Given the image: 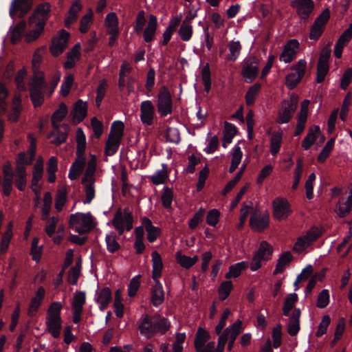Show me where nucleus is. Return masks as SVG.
Wrapping results in <instances>:
<instances>
[{
    "label": "nucleus",
    "mask_w": 352,
    "mask_h": 352,
    "mask_svg": "<svg viewBox=\"0 0 352 352\" xmlns=\"http://www.w3.org/2000/svg\"><path fill=\"white\" fill-rule=\"evenodd\" d=\"M329 303V290L324 289L318 294L317 298L316 306L318 308H325Z\"/></svg>",
    "instance_id": "57"
},
{
    "label": "nucleus",
    "mask_w": 352,
    "mask_h": 352,
    "mask_svg": "<svg viewBox=\"0 0 352 352\" xmlns=\"http://www.w3.org/2000/svg\"><path fill=\"white\" fill-rule=\"evenodd\" d=\"M166 142L178 144L180 141L179 132L176 128L168 126L166 130Z\"/></svg>",
    "instance_id": "55"
},
{
    "label": "nucleus",
    "mask_w": 352,
    "mask_h": 352,
    "mask_svg": "<svg viewBox=\"0 0 352 352\" xmlns=\"http://www.w3.org/2000/svg\"><path fill=\"white\" fill-rule=\"evenodd\" d=\"M151 257L153 267L152 278L153 280H160L164 268L162 256L157 251H154L151 254Z\"/></svg>",
    "instance_id": "19"
},
{
    "label": "nucleus",
    "mask_w": 352,
    "mask_h": 352,
    "mask_svg": "<svg viewBox=\"0 0 352 352\" xmlns=\"http://www.w3.org/2000/svg\"><path fill=\"white\" fill-rule=\"evenodd\" d=\"M170 327V322L164 317L160 315L150 316L148 314H144L139 325V330L142 335L149 338L158 333H166Z\"/></svg>",
    "instance_id": "1"
},
{
    "label": "nucleus",
    "mask_w": 352,
    "mask_h": 352,
    "mask_svg": "<svg viewBox=\"0 0 352 352\" xmlns=\"http://www.w3.org/2000/svg\"><path fill=\"white\" fill-rule=\"evenodd\" d=\"M261 89V85L258 82H256L249 87L245 96L247 106L251 107L254 104L256 97L260 92Z\"/></svg>",
    "instance_id": "31"
},
{
    "label": "nucleus",
    "mask_w": 352,
    "mask_h": 352,
    "mask_svg": "<svg viewBox=\"0 0 352 352\" xmlns=\"http://www.w3.org/2000/svg\"><path fill=\"white\" fill-rule=\"evenodd\" d=\"M162 166L163 169L156 171L155 174L149 177L150 180L155 185L164 184L168 177L166 170V165L162 164Z\"/></svg>",
    "instance_id": "42"
},
{
    "label": "nucleus",
    "mask_w": 352,
    "mask_h": 352,
    "mask_svg": "<svg viewBox=\"0 0 352 352\" xmlns=\"http://www.w3.org/2000/svg\"><path fill=\"white\" fill-rule=\"evenodd\" d=\"M236 132L237 128L234 124L227 121L224 122V131L222 143L223 147L226 148L227 145L232 142Z\"/></svg>",
    "instance_id": "28"
},
{
    "label": "nucleus",
    "mask_w": 352,
    "mask_h": 352,
    "mask_svg": "<svg viewBox=\"0 0 352 352\" xmlns=\"http://www.w3.org/2000/svg\"><path fill=\"white\" fill-rule=\"evenodd\" d=\"M243 157V153L240 146H235L232 153V160L229 168V173H232L237 168Z\"/></svg>",
    "instance_id": "40"
},
{
    "label": "nucleus",
    "mask_w": 352,
    "mask_h": 352,
    "mask_svg": "<svg viewBox=\"0 0 352 352\" xmlns=\"http://www.w3.org/2000/svg\"><path fill=\"white\" fill-rule=\"evenodd\" d=\"M140 275H137L131 278L128 286V295L133 297L136 295L137 292L140 286Z\"/></svg>",
    "instance_id": "56"
},
{
    "label": "nucleus",
    "mask_w": 352,
    "mask_h": 352,
    "mask_svg": "<svg viewBox=\"0 0 352 352\" xmlns=\"http://www.w3.org/2000/svg\"><path fill=\"white\" fill-rule=\"evenodd\" d=\"M157 107L161 117H166L173 111V100L168 88L163 86L157 95Z\"/></svg>",
    "instance_id": "7"
},
{
    "label": "nucleus",
    "mask_w": 352,
    "mask_h": 352,
    "mask_svg": "<svg viewBox=\"0 0 352 352\" xmlns=\"http://www.w3.org/2000/svg\"><path fill=\"white\" fill-rule=\"evenodd\" d=\"M300 44L296 39L289 40L284 46L283 50L280 55V60L285 63H291L296 56Z\"/></svg>",
    "instance_id": "12"
},
{
    "label": "nucleus",
    "mask_w": 352,
    "mask_h": 352,
    "mask_svg": "<svg viewBox=\"0 0 352 352\" xmlns=\"http://www.w3.org/2000/svg\"><path fill=\"white\" fill-rule=\"evenodd\" d=\"M62 304L60 302L56 301L53 302L50 307L48 308L47 312V318H61L60 317V311L62 309Z\"/></svg>",
    "instance_id": "58"
},
{
    "label": "nucleus",
    "mask_w": 352,
    "mask_h": 352,
    "mask_svg": "<svg viewBox=\"0 0 352 352\" xmlns=\"http://www.w3.org/2000/svg\"><path fill=\"white\" fill-rule=\"evenodd\" d=\"M192 25L183 21L179 29L178 34L182 41H188L192 37Z\"/></svg>",
    "instance_id": "43"
},
{
    "label": "nucleus",
    "mask_w": 352,
    "mask_h": 352,
    "mask_svg": "<svg viewBox=\"0 0 352 352\" xmlns=\"http://www.w3.org/2000/svg\"><path fill=\"white\" fill-rule=\"evenodd\" d=\"M302 162L300 159H298L296 163V168L294 170V181L292 186V188L294 190H296L298 187L302 177Z\"/></svg>",
    "instance_id": "54"
},
{
    "label": "nucleus",
    "mask_w": 352,
    "mask_h": 352,
    "mask_svg": "<svg viewBox=\"0 0 352 352\" xmlns=\"http://www.w3.org/2000/svg\"><path fill=\"white\" fill-rule=\"evenodd\" d=\"M162 204L165 208H170L173 199V192L168 186L164 187V191L162 195Z\"/></svg>",
    "instance_id": "50"
},
{
    "label": "nucleus",
    "mask_w": 352,
    "mask_h": 352,
    "mask_svg": "<svg viewBox=\"0 0 352 352\" xmlns=\"http://www.w3.org/2000/svg\"><path fill=\"white\" fill-rule=\"evenodd\" d=\"M320 134V128L318 125H314L309 129V132L302 142V147L305 150H309L315 143L317 138Z\"/></svg>",
    "instance_id": "24"
},
{
    "label": "nucleus",
    "mask_w": 352,
    "mask_h": 352,
    "mask_svg": "<svg viewBox=\"0 0 352 352\" xmlns=\"http://www.w3.org/2000/svg\"><path fill=\"white\" fill-rule=\"evenodd\" d=\"M33 1H12L10 8V16L13 19L15 17H23L32 8Z\"/></svg>",
    "instance_id": "14"
},
{
    "label": "nucleus",
    "mask_w": 352,
    "mask_h": 352,
    "mask_svg": "<svg viewBox=\"0 0 352 352\" xmlns=\"http://www.w3.org/2000/svg\"><path fill=\"white\" fill-rule=\"evenodd\" d=\"M302 77L298 76L296 73H289L286 76L285 78V85L286 87L289 89L292 90L294 89L298 84L302 80Z\"/></svg>",
    "instance_id": "53"
},
{
    "label": "nucleus",
    "mask_w": 352,
    "mask_h": 352,
    "mask_svg": "<svg viewBox=\"0 0 352 352\" xmlns=\"http://www.w3.org/2000/svg\"><path fill=\"white\" fill-rule=\"evenodd\" d=\"M112 300V295L111 289L106 287L102 289L100 292H96V302L100 304L99 308L103 311L107 307L109 304Z\"/></svg>",
    "instance_id": "22"
},
{
    "label": "nucleus",
    "mask_w": 352,
    "mask_h": 352,
    "mask_svg": "<svg viewBox=\"0 0 352 352\" xmlns=\"http://www.w3.org/2000/svg\"><path fill=\"white\" fill-rule=\"evenodd\" d=\"M69 224L70 228H73V225L80 224L89 231L94 229L96 226L94 218L90 212L72 214L69 217Z\"/></svg>",
    "instance_id": "10"
},
{
    "label": "nucleus",
    "mask_w": 352,
    "mask_h": 352,
    "mask_svg": "<svg viewBox=\"0 0 352 352\" xmlns=\"http://www.w3.org/2000/svg\"><path fill=\"white\" fill-rule=\"evenodd\" d=\"M230 327H227L223 332L219 335L216 352H223L225 346L228 342Z\"/></svg>",
    "instance_id": "63"
},
{
    "label": "nucleus",
    "mask_w": 352,
    "mask_h": 352,
    "mask_svg": "<svg viewBox=\"0 0 352 352\" xmlns=\"http://www.w3.org/2000/svg\"><path fill=\"white\" fill-rule=\"evenodd\" d=\"M66 201L67 191L64 189L58 190L55 197V208L58 212L62 211Z\"/></svg>",
    "instance_id": "51"
},
{
    "label": "nucleus",
    "mask_w": 352,
    "mask_h": 352,
    "mask_svg": "<svg viewBox=\"0 0 352 352\" xmlns=\"http://www.w3.org/2000/svg\"><path fill=\"white\" fill-rule=\"evenodd\" d=\"M12 223H10L7 230L4 232L3 235L2 236V239H1V252L2 253L6 252V251L9 247L10 242V240L12 236Z\"/></svg>",
    "instance_id": "47"
},
{
    "label": "nucleus",
    "mask_w": 352,
    "mask_h": 352,
    "mask_svg": "<svg viewBox=\"0 0 352 352\" xmlns=\"http://www.w3.org/2000/svg\"><path fill=\"white\" fill-rule=\"evenodd\" d=\"M44 2V3H41L36 7L31 18V21L36 23V28L32 31L33 40L36 39L41 35L44 30L45 22L49 18L51 6L47 1Z\"/></svg>",
    "instance_id": "3"
},
{
    "label": "nucleus",
    "mask_w": 352,
    "mask_h": 352,
    "mask_svg": "<svg viewBox=\"0 0 352 352\" xmlns=\"http://www.w3.org/2000/svg\"><path fill=\"white\" fill-rule=\"evenodd\" d=\"M155 107L150 100H144L140 104V120L146 125H151L153 122Z\"/></svg>",
    "instance_id": "15"
},
{
    "label": "nucleus",
    "mask_w": 352,
    "mask_h": 352,
    "mask_svg": "<svg viewBox=\"0 0 352 352\" xmlns=\"http://www.w3.org/2000/svg\"><path fill=\"white\" fill-rule=\"evenodd\" d=\"M154 283L151 288V302L157 307L164 302L165 294L162 283L160 280H154Z\"/></svg>",
    "instance_id": "16"
},
{
    "label": "nucleus",
    "mask_w": 352,
    "mask_h": 352,
    "mask_svg": "<svg viewBox=\"0 0 352 352\" xmlns=\"http://www.w3.org/2000/svg\"><path fill=\"white\" fill-rule=\"evenodd\" d=\"M76 152L78 153H84L86 149V137L81 128H78L76 131Z\"/></svg>",
    "instance_id": "45"
},
{
    "label": "nucleus",
    "mask_w": 352,
    "mask_h": 352,
    "mask_svg": "<svg viewBox=\"0 0 352 352\" xmlns=\"http://www.w3.org/2000/svg\"><path fill=\"white\" fill-rule=\"evenodd\" d=\"M105 242L107 245V249L110 253H114L119 250L121 248L120 245L116 240V234L113 232H111L110 234L106 235Z\"/></svg>",
    "instance_id": "36"
},
{
    "label": "nucleus",
    "mask_w": 352,
    "mask_h": 352,
    "mask_svg": "<svg viewBox=\"0 0 352 352\" xmlns=\"http://www.w3.org/2000/svg\"><path fill=\"white\" fill-rule=\"evenodd\" d=\"M47 86L43 72L35 74L30 83V99L35 108L43 104L44 101L43 89Z\"/></svg>",
    "instance_id": "2"
},
{
    "label": "nucleus",
    "mask_w": 352,
    "mask_h": 352,
    "mask_svg": "<svg viewBox=\"0 0 352 352\" xmlns=\"http://www.w3.org/2000/svg\"><path fill=\"white\" fill-rule=\"evenodd\" d=\"M241 322L240 320H238L235 322L232 326L230 327V331H229V342L228 345V350L231 351L234 346V342L239 336V334L241 333Z\"/></svg>",
    "instance_id": "35"
},
{
    "label": "nucleus",
    "mask_w": 352,
    "mask_h": 352,
    "mask_svg": "<svg viewBox=\"0 0 352 352\" xmlns=\"http://www.w3.org/2000/svg\"><path fill=\"white\" fill-rule=\"evenodd\" d=\"M210 339L209 332L202 327H199L195 335L194 346L196 351H199L200 348H204L206 343Z\"/></svg>",
    "instance_id": "27"
},
{
    "label": "nucleus",
    "mask_w": 352,
    "mask_h": 352,
    "mask_svg": "<svg viewBox=\"0 0 352 352\" xmlns=\"http://www.w3.org/2000/svg\"><path fill=\"white\" fill-rule=\"evenodd\" d=\"M80 1H74L68 11V16L65 19V25L69 28L70 25L77 19L78 12L81 10Z\"/></svg>",
    "instance_id": "30"
},
{
    "label": "nucleus",
    "mask_w": 352,
    "mask_h": 352,
    "mask_svg": "<svg viewBox=\"0 0 352 352\" xmlns=\"http://www.w3.org/2000/svg\"><path fill=\"white\" fill-rule=\"evenodd\" d=\"M205 210L200 208L194 214L192 219L188 221V226L190 229L194 230L197 228L198 224L202 221Z\"/></svg>",
    "instance_id": "62"
},
{
    "label": "nucleus",
    "mask_w": 352,
    "mask_h": 352,
    "mask_svg": "<svg viewBox=\"0 0 352 352\" xmlns=\"http://www.w3.org/2000/svg\"><path fill=\"white\" fill-rule=\"evenodd\" d=\"M230 54L226 57L228 60L235 62L238 58L241 50V45L239 41H231L229 45Z\"/></svg>",
    "instance_id": "39"
},
{
    "label": "nucleus",
    "mask_w": 352,
    "mask_h": 352,
    "mask_svg": "<svg viewBox=\"0 0 352 352\" xmlns=\"http://www.w3.org/2000/svg\"><path fill=\"white\" fill-rule=\"evenodd\" d=\"M46 326L48 332L50 333L54 338H59L62 329L61 318H46Z\"/></svg>",
    "instance_id": "23"
},
{
    "label": "nucleus",
    "mask_w": 352,
    "mask_h": 352,
    "mask_svg": "<svg viewBox=\"0 0 352 352\" xmlns=\"http://www.w3.org/2000/svg\"><path fill=\"white\" fill-rule=\"evenodd\" d=\"M142 224L145 228L147 232V240L150 243L155 242L161 234L160 228L154 226L151 220L146 217L142 218Z\"/></svg>",
    "instance_id": "18"
},
{
    "label": "nucleus",
    "mask_w": 352,
    "mask_h": 352,
    "mask_svg": "<svg viewBox=\"0 0 352 352\" xmlns=\"http://www.w3.org/2000/svg\"><path fill=\"white\" fill-rule=\"evenodd\" d=\"M298 98L295 95L283 100L281 108L278 113V123L286 124L291 120L298 107Z\"/></svg>",
    "instance_id": "6"
},
{
    "label": "nucleus",
    "mask_w": 352,
    "mask_h": 352,
    "mask_svg": "<svg viewBox=\"0 0 352 352\" xmlns=\"http://www.w3.org/2000/svg\"><path fill=\"white\" fill-rule=\"evenodd\" d=\"M94 182L95 179H92L89 184L85 185V192L86 196V199L83 201L85 204H89L95 198Z\"/></svg>",
    "instance_id": "59"
},
{
    "label": "nucleus",
    "mask_w": 352,
    "mask_h": 352,
    "mask_svg": "<svg viewBox=\"0 0 352 352\" xmlns=\"http://www.w3.org/2000/svg\"><path fill=\"white\" fill-rule=\"evenodd\" d=\"M74 76L72 74H69L65 78L60 90V94L63 97H66L69 94L74 82Z\"/></svg>",
    "instance_id": "60"
},
{
    "label": "nucleus",
    "mask_w": 352,
    "mask_h": 352,
    "mask_svg": "<svg viewBox=\"0 0 352 352\" xmlns=\"http://www.w3.org/2000/svg\"><path fill=\"white\" fill-rule=\"evenodd\" d=\"M269 221L268 214H257L254 213L250 219V225L253 230L262 232L268 227Z\"/></svg>",
    "instance_id": "17"
},
{
    "label": "nucleus",
    "mask_w": 352,
    "mask_h": 352,
    "mask_svg": "<svg viewBox=\"0 0 352 352\" xmlns=\"http://www.w3.org/2000/svg\"><path fill=\"white\" fill-rule=\"evenodd\" d=\"M68 111L67 105L62 102L60 104L58 109L52 116V123L54 128H58L57 123L61 122L66 116Z\"/></svg>",
    "instance_id": "33"
},
{
    "label": "nucleus",
    "mask_w": 352,
    "mask_h": 352,
    "mask_svg": "<svg viewBox=\"0 0 352 352\" xmlns=\"http://www.w3.org/2000/svg\"><path fill=\"white\" fill-rule=\"evenodd\" d=\"M352 208H351L349 205H347L344 201L343 199L341 198L338 200V203L336 205L335 211L337 214L341 217H345L351 211Z\"/></svg>",
    "instance_id": "48"
},
{
    "label": "nucleus",
    "mask_w": 352,
    "mask_h": 352,
    "mask_svg": "<svg viewBox=\"0 0 352 352\" xmlns=\"http://www.w3.org/2000/svg\"><path fill=\"white\" fill-rule=\"evenodd\" d=\"M274 250L272 246L265 241L261 242L258 250L253 256L250 270L255 272L262 266L261 262H267L271 259Z\"/></svg>",
    "instance_id": "5"
},
{
    "label": "nucleus",
    "mask_w": 352,
    "mask_h": 352,
    "mask_svg": "<svg viewBox=\"0 0 352 352\" xmlns=\"http://www.w3.org/2000/svg\"><path fill=\"white\" fill-rule=\"evenodd\" d=\"M157 25V20L156 16L154 15H150L148 23L143 33V37L145 42L150 43L153 41L156 32Z\"/></svg>",
    "instance_id": "25"
},
{
    "label": "nucleus",
    "mask_w": 352,
    "mask_h": 352,
    "mask_svg": "<svg viewBox=\"0 0 352 352\" xmlns=\"http://www.w3.org/2000/svg\"><path fill=\"white\" fill-rule=\"evenodd\" d=\"M298 300V296L296 293H292L288 294L287 298L285 299L283 307V314L285 316H289L290 311L292 310H294L296 309L295 307L296 303Z\"/></svg>",
    "instance_id": "29"
},
{
    "label": "nucleus",
    "mask_w": 352,
    "mask_h": 352,
    "mask_svg": "<svg viewBox=\"0 0 352 352\" xmlns=\"http://www.w3.org/2000/svg\"><path fill=\"white\" fill-rule=\"evenodd\" d=\"M232 289L233 284L231 280L223 281L218 289L219 300L223 301L228 298Z\"/></svg>",
    "instance_id": "41"
},
{
    "label": "nucleus",
    "mask_w": 352,
    "mask_h": 352,
    "mask_svg": "<svg viewBox=\"0 0 352 352\" xmlns=\"http://www.w3.org/2000/svg\"><path fill=\"white\" fill-rule=\"evenodd\" d=\"M124 123L122 121L116 120L111 124L109 135H111L115 138L122 140L124 133Z\"/></svg>",
    "instance_id": "46"
},
{
    "label": "nucleus",
    "mask_w": 352,
    "mask_h": 352,
    "mask_svg": "<svg viewBox=\"0 0 352 352\" xmlns=\"http://www.w3.org/2000/svg\"><path fill=\"white\" fill-rule=\"evenodd\" d=\"M282 142V135L276 133L272 135L270 140V152L272 155H276L280 150Z\"/></svg>",
    "instance_id": "52"
},
{
    "label": "nucleus",
    "mask_w": 352,
    "mask_h": 352,
    "mask_svg": "<svg viewBox=\"0 0 352 352\" xmlns=\"http://www.w3.org/2000/svg\"><path fill=\"white\" fill-rule=\"evenodd\" d=\"M74 118L78 119L79 122L84 120L87 113V104L81 99L78 100L74 108Z\"/></svg>",
    "instance_id": "34"
},
{
    "label": "nucleus",
    "mask_w": 352,
    "mask_h": 352,
    "mask_svg": "<svg viewBox=\"0 0 352 352\" xmlns=\"http://www.w3.org/2000/svg\"><path fill=\"white\" fill-rule=\"evenodd\" d=\"M335 141L334 138H331L322 148L317 157V160L319 163H323L326 161L333 148Z\"/></svg>",
    "instance_id": "37"
},
{
    "label": "nucleus",
    "mask_w": 352,
    "mask_h": 352,
    "mask_svg": "<svg viewBox=\"0 0 352 352\" xmlns=\"http://www.w3.org/2000/svg\"><path fill=\"white\" fill-rule=\"evenodd\" d=\"M300 309H295L289 316V322L287 325V332L291 336H296L300 331Z\"/></svg>",
    "instance_id": "20"
},
{
    "label": "nucleus",
    "mask_w": 352,
    "mask_h": 352,
    "mask_svg": "<svg viewBox=\"0 0 352 352\" xmlns=\"http://www.w3.org/2000/svg\"><path fill=\"white\" fill-rule=\"evenodd\" d=\"M291 6L296 9L302 21H307L314 9V1H291Z\"/></svg>",
    "instance_id": "13"
},
{
    "label": "nucleus",
    "mask_w": 352,
    "mask_h": 352,
    "mask_svg": "<svg viewBox=\"0 0 352 352\" xmlns=\"http://www.w3.org/2000/svg\"><path fill=\"white\" fill-rule=\"evenodd\" d=\"M69 34L65 30L59 32L58 36L54 38L50 45V52L54 56L60 55L67 47Z\"/></svg>",
    "instance_id": "11"
},
{
    "label": "nucleus",
    "mask_w": 352,
    "mask_h": 352,
    "mask_svg": "<svg viewBox=\"0 0 352 352\" xmlns=\"http://www.w3.org/2000/svg\"><path fill=\"white\" fill-rule=\"evenodd\" d=\"M80 44L79 43L75 44L72 50L67 53V60L64 63V67L66 69H72L76 64V60L80 58Z\"/></svg>",
    "instance_id": "21"
},
{
    "label": "nucleus",
    "mask_w": 352,
    "mask_h": 352,
    "mask_svg": "<svg viewBox=\"0 0 352 352\" xmlns=\"http://www.w3.org/2000/svg\"><path fill=\"white\" fill-rule=\"evenodd\" d=\"M121 139L115 138L111 135H109V138L106 142L104 153L106 155L112 156L113 155L119 148L121 144Z\"/></svg>",
    "instance_id": "32"
},
{
    "label": "nucleus",
    "mask_w": 352,
    "mask_h": 352,
    "mask_svg": "<svg viewBox=\"0 0 352 352\" xmlns=\"http://www.w3.org/2000/svg\"><path fill=\"white\" fill-rule=\"evenodd\" d=\"M85 293L82 291L76 292L74 297V301L72 302V309L83 311V305L85 303Z\"/></svg>",
    "instance_id": "49"
},
{
    "label": "nucleus",
    "mask_w": 352,
    "mask_h": 352,
    "mask_svg": "<svg viewBox=\"0 0 352 352\" xmlns=\"http://www.w3.org/2000/svg\"><path fill=\"white\" fill-rule=\"evenodd\" d=\"M352 81V68H347L341 78L340 88L342 90H346L349 85Z\"/></svg>",
    "instance_id": "64"
},
{
    "label": "nucleus",
    "mask_w": 352,
    "mask_h": 352,
    "mask_svg": "<svg viewBox=\"0 0 352 352\" xmlns=\"http://www.w3.org/2000/svg\"><path fill=\"white\" fill-rule=\"evenodd\" d=\"M292 259L293 256L290 252L287 251L282 253L277 261L276 268L273 272L274 275L283 273L285 267L289 265Z\"/></svg>",
    "instance_id": "26"
},
{
    "label": "nucleus",
    "mask_w": 352,
    "mask_h": 352,
    "mask_svg": "<svg viewBox=\"0 0 352 352\" xmlns=\"http://www.w3.org/2000/svg\"><path fill=\"white\" fill-rule=\"evenodd\" d=\"M258 66V60L255 56H250L243 61L241 75L247 83H252L256 79L259 72Z\"/></svg>",
    "instance_id": "8"
},
{
    "label": "nucleus",
    "mask_w": 352,
    "mask_h": 352,
    "mask_svg": "<svg viewBox=\"0 0 352 352\" xmlns=\"http://www.w3.org/2000/svg\"><path fill=\"white\" fill-rule=\"evenodd\" d=\"M133 216L131 212L126 208L123 210L118 208L111 220V224L118 231L119 235H122L124 230L131 231L133 228Z\"/></svg>",
    "instance_id": "4"
},
{
    "label": "nucleus",
    "mask_w": 352,
    "mask_h": 352,
    "mask_svg": "<svg viewBox=\"0 0 352 352\" xmlns=\"http://www.w3.org/2000/svg\"><path fill=\"white\" fill-rule=\"evenodd\" d=\"M201 79L204 86V90L209 93L211 89V72L210 65L207 63L201 70Z\"/></svg>",
    "instance_id": "38"
},
{
    "label": "nucleus",
    "mask_w": 352,
    "mask_h": 352,
    "mask_svg": "<svg viewBox=\"0 0 352 352\" xmlns=\"http://www.w3.org/2000/svg\"><path fill=\"white\" fill-rule=\"evenodd\" d=\"M273 217L278 220L287 219L292 212L291 205L284 197H278L272 202Z\"/></svg>",
    "instance_id": "9"
},
{
    "label": "nucleus",
    "mask_w": 352,
    "mask_h": 352,
    "mask_svg": "<svg viewBox=\"0 0 352 352\" xmlns=\"http://www.w3.org/2000/svg\"><path fill=\"white\" fill-rule=\"evenodd\" d=\"M25 27V23L22 22L18 23L13 29V31L12 32L11 35V41L12 43L15 44L20 41L23 31Z\"/></svg>",
    "instance_id": "61"
},
{
    "label": "nucleus",
    "mask_w": 352,
    "mask_h": 352,
    "mask_svg": "<svg viewBox=\"0 0 352 352\" xmlns=\"http://www.w3.org/2000/svg\"><path fill=\"white\" fill-rule=\"evenodd\" d=\"M105 25L109 29V32L116 33L118 30V19L116 13L110 12L105 18Z\"/></svg>",
    "instance_id": "44"
}]
</instances>
